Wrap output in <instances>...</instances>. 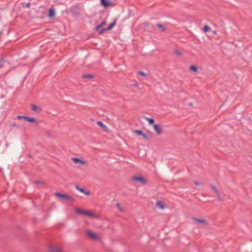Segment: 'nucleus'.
I'll return each mask as SVG.
<instances>
[{"label":"nucleus","instance_id":"obj_1","mask_svg":"<svg viewBox=\"0 0 252 252\" xmlns=\"http://www.w3.org/2000/svg\"><path fill=\"white\" fill-rule=\"evenodd\" d=\"M131 180L140 185H146L148 184V180L142 176H135L131 177Z\"/></svg>","mask_w":252,"mask_h":252},{"label":"nucleus","instance_id":"obj_2","mask_svg":"<svg viewBox=\"0 0 252 252\" xmlns=\"http://www.w3.org/2000/svg\"><path fill=\"white\" fill-rule=\"evenodd\" d=\"M71 159L73 163L76 164L77 167H81L82 166H86L87 163V161L83 160L82 158H72Z\"/></svg>","mask_w":252,"mask_h":252},{"label":"nucleus","instance_id":"obj_3","mask_svg":"<svg viewBox=\"0 0 252 252\" xmlns=\"http://www.w3.org/2000/svg\"><path fill=\"white\" fill-rule=\"evenodd\" d=\"M86 234L89 238H90L93 240H99L98 236L92 230H88L86 232Z\"/></svg>","mask_w":252,"mask_h":252},{"label":"nucleus","instance_id":"obj_4","mask_svg":"<svg viewBox=\"0 0 252 252\" xmlns=\"http://www.w3.org/2000/svg\"><path fill=\"white\" fill-rule=\"evenodd\" d=\"M55 194L58 197L60 198L62 200H72V198L70 196H68L65 194H62L61 193L56 192Z\"/></svg>","mask_w":252,"mask_h":252},{"label":"nucleus","instance_id":"obj_5","mask_svg":"<svg viewBox=\"0 0 252 252\" xmlns=\"http://www.w3.org/2000/svg\"><path fill=\"white\" fill-rule=\"evenodd\" d=\"M33 184L37 185V186L35 187L37 188H47V184L43 181H37L33 182Z\"/></svg>","mask_w":252,"mask_h":252},{"label":"nucleus","instance_id":"obj_6","mask_svg":"<svg viewBox=\"0 0 252 252\" xmlns=\"http://www.w3.org/2000/svg\"><path fill=\"white\" fill-rule=\"evenodd\" d=\"M101 4L106 7L114 5V3L110 0H101Z\"/></svg>","mask_w":252,"mask_h":252},{"label":"nucleus","instance_id":"obj_7","mask_svg":"<svg viewBox=\"0 0 252 252\" xmlns=\"http://www.w3.org/2000/svg\"><path fill=\"white\" fill-rule=\"evenodd\" d=\"M116 24V21H114L112 23H111L108 28H103L102 30L99 31V34H102L103 32L106 31L110 30H111L114 26H115Z\"/></svg>","mask_w":252,"mask_h":252},{"label":"nucleus","instance_id":"obj_8","mask_svg":"<svg viewBox=\"0 0 252 252\" xmlns=\"http://www.w3.org/2000/svg\"><path fill=\"white\" fill-rule=\"evenodd\" d=\"M215 193L217 195L218 199L220 201H222L223 199V196L222 195V190H214Z\"/></svg>","mask_w":252,"mask_h":252},{"label":"nucleus","instance_id":"obj_9","mask_svg":"<svg viewBox=\"0 0 252 252\" xmlns=\"http://www.w3.org/2000/svg\"><path fill=\"white\" fill-rule=\"evenodd\" d=\"M156 206L159 209L163 210L165 208V205L164 203L160 200L157 201Z\"/></svg>","mask_w":252,"mask_h":252},{"label":"nucleus","instance_id":"obj_10","mask_svg":"<svg viewBox=\"0 0 252 252\" xmlns=\"http://www.w3.org/2000/svg\"><path fill=\"white\" fill-rule=\"evenodd\" d=\"M50 252H62V251L60 246H51L50 248Z\"/></svg>","mask_w":252,"mask_h":252},{"label":"nucleus","instance_id":"obj_11","mask_svg":"<svg viewBox=\"0 0 252 252\" xmlns=\"http://www.w3.org/2000/svg\"><path fill=\"white\" fill-rule=\"evenodd\" d=\"M193 184L197 187L201 188H205L204 183L201 181H195Z\"/></svg>","mask_w":252,"mask_h":252},{"label":"nucleus","instance_id":"obj_12","mask_svg":"<svg viewBox=\"0 0 252 252\" xmlns=\"http://www.w3.org/2000/svg\"><path fill=\"white\" fill-rule=\"evenodd\" d=\"M153 128L158 134H161L162 130L159 126L157 125H153Z\"/></svg>","mask_w":252,"mask_h":252},{"label":"nucleus","instance_id":"obj_13","mask_svg":"<svg viewBox=\"0 0 252 252\" xmlns=\"http://www.w3.org/2000/svg\"><path fill=\"white\" fill-rule=\"evenodd\" d=\"M75 211L78 214L81 215L82 216H85L87 211L83 210L78 208H76L75 209Z\"/></svg>","mask_w":252,"mask_h":252},{"label":"nucleus","instance_id":"obj_14","mask_svg":"<svg viewBox=\"0 0 252 252\" xmlns=\"http://www.w3.org/2000/svg\"><path fill=\"white\" fill-rule=\"evenodd\" d=\"M31 106L32 110L34 112H39L41 111V109L39 106L36 105L35 104H32Z\"/></svg>","mask_w":252,"mask_h":252},{"label":"nucleus","instance_id":"obj_15","mask_svg":"<svg viewBox=\"0 0 252 252\" xmlns=\"http://www.w3.org/2000/svg\"><path fill=\"white\" fill-rule=\"evenodd\" d=\"M96 124H97V125L100 127L104 131H107L108 130V128L105 125H104L100 121H98L97 122Z\"/></svg>","mask_w":252,"mask_h":252},{"label":"nucleus","instance_id":"obj_16","mask_svg":"<svg viewBox=\"0 0 252 252\" xmlns=\"http://www.w3.org/2000/svg\"><path fill=\"white\" fill-rule=\"evenodd\" d=\"M106 24V22L105 21H103L101 24H100L96 27V30L98 32H99V31L102 30L103 29H102V28Z\"/></svg>","mask_w":252,"mask_h":252},{"label":"nucleus","instance_id":"obj_17","mask_svg":"<svg viewBox=\"0 0 252 252\" xmlns=\"http://www.w3.org/2000/svg\"><path fill=\"white\" fill-rule=\"evenodd\" d=\"M134 133L137 134V135H141L144 138L147 139V136L146 134L143 133V132L139 130H136L134 131Z\"/></svg>","mask_w":252,"mask_h":252},{"label":"nucleus","instance_id":"obj_18","mask_svg":"<svg viewBox=\"0 0 252 252\" xmlns=\"http://www.w3.org/2000/svg\"><path fill=\"white\" fill-rule=\"evenodd\" d=\"M194 220L196 222V223H199V224H204V225L207 224L206 221L203 219H198L194 218Z\"/></svg>","mask_w":252,"mask_h":252},{"label":"nucleus","instance_id":"obj_19","mask_svg":"<svg viewBox=\"0 0 252 252\" xmlns=\"http://www.w3.org/2000/svg\"><path fill=\"white\" fill-rule=\"evenodd\" d=\"M189 69L194 73H196L198 71L197 67L196 65H190L189 67Z\"/></svg>","mask_w":252,"mask_h":252},{"label":"nucleus","instance_id":"obj_20","mask_svg":"<svg viewBox=\"0 0 252 252\" xmlns=\"http://www.w3.org/2000/svg\"><path fill=\"white\" fill-rule=\"evenodd\" d=\"M85 216H87L88 217L93 218H96V216L95 214H94V213H93L90 211H88L86 212Z\"/></svg>","mask_w":252,"mask_h":252},{"label":"nucleus","instance_id":"obj_21","mask_svg":"<svg viewBox=\"0 0 252 252\" xmlns=\"http://www.w3.org/2000/svg\"><path fill=\"white\" fill-rule=\"evenodd\" d=\"M25 120L30 123H35L36 120L32 117H26L25 118Z\"/></svg>","mask_w":252,"mask_h":252},{"label":"nucleus","instance_id":"obj_22","mask_svg":"<svg viewBox=\"0 0 252 252\" xmlns=\"http://www.w3.org/2000/svg\"><path fill=\"white\" fill-rule=\"evenodd\" d=\"M144 118L147 121V122H148L149 125H152L153 126V125H155L154 119L146 117H145Z\"/></svg>","mask_w":252,"mask_h":252},{"label":"nucleus","instance_id":"obj_23","mask_svg":"<svg viewBox=\"0 0 252 252\" xmlns=\"http://www.w3.org/2000/svg\"><path fill=\"white\" fill-rule=\"evenodd\" d=\"M55 10L52 8L50 9L49 11V14H48L49 17H52L54 16H55Z\"/></svg>","mask_w":252,"mask_h":252},{"label":"nucleus","instance_id":"obj_24","mask_svg":"<svg viewBox=\"0 0 252 252\" xmlns=\"http://www.w3.org/2000/svg\"><path fill=\"white\" fill-rule=\"evenodd\" d=\"M116 207L118 209V210L120 212H124V208L121 206L120 203H117L116 204Z\"/></svg>","mask_w":252,"mask_h":252},{"label":"nucleus","instance_id":"obj_25","mask_svg":"<svg viewBox=\"0 0 252 252\" xmlns=\"http://www.w3.org/2000/svg\"><path fill=\"white\" fill-rule=\"evenodd\" d=\"M203 30L204 32H207L210 31L211 30V29L209 27L206 25V26H204Z\"/></svg>","mask_w":252,"mask_h":252},{"label":"nucleus","instance_id":"obj_26","mask_svg":"<svg viewBox=\"0 0 252 252\" xmlns=\"http://www.w3.org/2000/svg\"><path fill=\"white\" fill-rule=\"evenodd\" d=\"M81 192L85 193L86 195L90 194L91 192L89 190H79Z\"/></svg>","mask_w":252,"mask_h":252},{"label":"nucleus","instance_id":"obj_27","mask_svg":"<svg viewBox=\"0 0 252 252\" xmlns=\"http://www.w3.org/2000/svg\"><path fill=\"white\" fill-rule=\"evenodd\" d=\"M174 53L176 55L179 56H180L182 55V53L181 52V51H180V50H175L174 51Z\"/></svg>","mask_w":252,"mask_h":252},{"label":"nucleus","instance_id":"obj_28","mask_svg":"<svg viewBox=\"0 0 252 252\" xmlns=\"http://www.w3.org/2000/svg\"><path fill=\"white\" fill-rule=\"evenodd\" d=\"M138 74H139L140 75H142V76H147L146 74L143 71H139V72H138Z\"/></svg>","mask_w":252,"mask_h":252},{"label":"nucleus","instance_id":"obj_29","mask_svg":"<svg viewBox=\"0 0 252 252\" xmlns=\"http://www.w3.org/2000/svg\"><path fill=\"white\" fill-rule=\"evenodd\" d=\"M83 77H84V78H92V77H93V76H92V75H84L83 76Z\"/></svg>","mask_w":252,"mask_h":252},{"label":"nucleus","instance_id":"obj_30","mask_svg":"<svg viewBox=\"0 0 252 252\" xmlns=\"http://www.w3.org/2000/svg\"><path fill=\"white\" fill-rule=\"evenodd\" d=\"M157 26L158 28L161 29L162 31H163L164 30V28L163 27V26L161 25L158 24L157 25Z\"/></svg>","mask_w":252,"mask_h":252},{"label":"nucleus","instance_id":"obj_31","mask_svg":"<svg viewBox=\"0 0 252 252\" xmlns=\"http://www.w3.org/2000/svg\"><path fill=\"white\" fill-rule=\"evenodd\" d=\"M26 116H18V118L19 119H25V118H26Z\"/></svg>","mask_w":252,"mask_h":252},{"label":"nucleus","instance_id":"obj_32","mask_svg":"<svg viewBox=\"0 0 252 252\" xmlns=\"http://www.w3.org/2000/svg\"><path fill=\"white\" fill-rule=\"evenodd\" d=\"M75 189H80L79 188V187L77 185L75 186Z\"/></svg>","mask_w":252,"mask_h":252},{"label":"nucleus","instance_id":"obj_33","mask_svg":"<svg viewBox=\"0 0 252 252\" xmlns=\"http://www.w3.org/2000/svg\"><path fill=\"white\" fill-rule=\"evenodd\" d=\"M212 33L213 34H216V31H212Z\"/></svg>","mask_w":252,"mask_h":252}]
</instances>
